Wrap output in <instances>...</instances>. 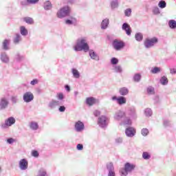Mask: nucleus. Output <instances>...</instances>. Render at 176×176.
Returning a JSON list of instances; mask_svg holds the SVG:
<instances>
[{
  "mask_svg": "<svg viewBox=\"0 0 176 176\" xmlns=\"http://www.w3.org/2000/svg\"><path fill=\"white\" fill-rule=\"evenodd\" d=\"M57 105H59V102L57 100H52L50 103V107L51 108H54V107H57Z\"/></svg>",
  "mask_w": 176,
  "mask_h": 176,
  "instance_id": "cd10ccee",
  "label": "nucleus"
},
{
  "mask_svg": "<svg viewBox=\"0 0 176 176\" xmlns=\"http://www.w3.org/2000/svg\"><path fill=\"white\" fill-rule=\"evenodd\" d=\"M135 133H137V131L133 126H129L125 129V133L127 137H134Z\"/></svg>",
  "mask_w": 176,
  "mask_h": 176,
  "instance_id": "0eeeda50",
  "label": "nucleus"
},
{
  "mask_svg": "<svg viewBox=\"0 0 176 176\" xmlns=\"http://www.w3.org/2000/svg\"><path fill=\"white\" fill-rule=\"evenodd\" d=\"M44 8L45 10H50V9H52V3H50V1H46L44 4Z\"/></svg>",
  "mask_w": 176,
  "mask_h": 176,
  "instance_id": "b1692460",
  "label": "nucleus"
},
{
  "mask_svg": "<svg viewBox=\"0 0 176 176\" xmlns=\"http://www.w3.org/2000/svg\"><path fill=\"white\" fill-rule=\"evenodd\" d=\"M20 30H21V35L25 36L28 34V30H27V29H25V27L21 26Z\"/></svg>",
  "mask_w": 176,
  "mask_h": 176,
  "instance_id": "5701e85b",
  "label": "nucleus"
},
{
  "mask_svg": "<svg viewBox=\"0 0 176 176\" xmlns=\"http://www.w3.org/2000/svg\"><path fill=\"white\" fill-rule=\"evenodd\" d=\"M151 74H157L160 72V67H155L151 71Z\"/></svg>",
  "mask_w": 176,
  "mask_h": 176,
  "instance_id": "e433bc0d",
  "label": "nucleus"
},
{
  "mask_svg": "<svg viewBox=\"0 0 176 176\" xmlns=\"http://www.w3.org/2000/svg\"><path fill=\"white\" fill-rule=\"evenodd\" d=\"M124 124L127 125V126H130L131 125V120H130V118L125 117L124 118Z\"/></svg>",
  "mask_w": 176,
  "mask_h": 176,
  "instance_id": "72a5a7b5",
  "label": "nucleus"
},
{
  "mask_svg": "<svg viewBox=\"0 0 176 176\" xmlns=\"http://www.w3.org/2000/svg\"><path fill=\"white\" fill-rule=\"evenodd\" d=\"M75 129L76 131H82L85 129V124L81 121H78L75 124Z\"/></svg>",
  "mask_w": 176,
  "mask_h": 176,
  "instance_id": "f8f14e48",
  "label": "nucleus"
},
{
  "mask_svg": "<svg viewBox=\"0 0 176 176\" xmlns=\"http://www.w3.org/2000/svg\"><path fill=\"white\" fill-rule=\"evenodd\" d=\"M9 104V102L5 98H2L0 101V109H5L6 107Z\"/></svg>",
  "mask_w": 176,
  "mask_h": 176,
  "instance_id": "4468645a",
  "label": "nucleus"
},
{
  "mask_svg": "<svg viewBox=\"0 0 176 176\" xmlns=\"http://www.w3.org/2000/svg\"><path fill=\"white\" fill-rule=\"evenodd\" d=\"M112 100H113V101H115V100H116V101H118V98H117L116 96H113V97H112Z\"/></svg>",
  "mask_w": 176,
  "mask_h": 176,
  "instance_id": "bf43d9fd",
  "label": "nucleus"
},
{
  "mask_svg": "<svg viewBox=\"0 0 176 176\" xmlns=\"http://www.w3.org/2000/svg\"><path fill=\"white\" fill-rule=\"evenodd\" d=\"M158 40L157 38L154 37L153 38H146L144 41V45L145 46V47L149 48V47H152V46H153L155 45V43H157Z\"/></svg>",
  "mask_w": 176,
  "mask_h": 176,
  "instance_id": "20e7f679",
  "label": "nucleus"
},
{
  "mask_svg": "<svg viewBox=\"0 0 176 176\" xmlns=\"http://www.w3.org/2000/svg\"><path fill=\"white\" fill-rule=\"evenodd\" d=\"M12 102H16V96H12Z\"/></svg>",
  "mask_w": 176,
  "mask_h": 176,
  "instance_id": "4d7b16f0",
  "label": "nucleus"
},
{
  "mask_svg": "<svg viewBox=\"0 0 176 176\" xmlns=\"http://www.w3.org/2000/svg\"><path fill=\"white\" fill-rule=\"evenodd\" d=\"M16 140L13 138H9L7 140V142L8 144H13V142H14Z\"/></svg>",
  "mask_w": 176,
  "mask_h": 176,
  "instance_id": "3c124183",
  "label": "nucleus"
},
{
  "mask_svg": "<svg viewBox=\"0 0 176 176\" xmlns=\"http://www.w3.org/2000/svg\"><path fill=\"white\" fill-rule=\"evenodd\" d=\"M38 176H46V172L43 170H40L38 173Z\"/></svg>",
  "mask_w": 176,
  "mask_h": 176,
  "instance_id": "603ef678",
  "label": "nucleus"
},
{
  "mask_svg": "<svg viewBox=\"0 0 176 176\" xmlns=\"http://www.w3.org/2000/svg\"><path fill=\"white\" fill-rule=\"evenodd\" d=\"M134 168H135V166H134V164L126 162L124 164V168L120 170L121 176H126L127 174H129V173H131Z\"/></svg>",
  "mask_w": 176,
  "mask_h": 176,
  "instance_id": "f03ea898",
  "label": "nucleus"
},
{
  "mask_svg": "<svg viewBox=\"0 0 176 176\" xmlns=\"http://www.w3.org/2000/svg\"><path fill=\"white\" fill-rule=\"evenodd\" d=\"M59 111H60V112H65V107H64V106H60V107H59Z\"/></svg>",
  "mask_w": 176,
  "mask_h": 176,
  "instance_id": "5fc2aeb1",
  "label": "nucleus"
},
{
  "mask_svg": "<svg viewBox=\"0 0 176 176\" xmlns=\"http://www.w3.org/2000/svg\"><path fill=\"white\" fill-rule=\"evenodd\" d=\"M155 10H156V12H157V13H159V8H155Z\"/></svg>",
  "mask_w": 176,
  "mask_h": 176,
  "instance_id": "052dcab7",
  "label": "nucleus"
},
{
  "mask_svg": "<svg viewBox=\"0 0 176 176\" xmlns=\"http://www.w3.org/2000/svg\"><path fill=\"white\" fill-rule=\"evenodd\" d=\"M10 41L6 39L3 41V48L4 49V50H9V43H10Z\"/></svg>",
  "mask_w": 176,
  "mask_h": 176,
  "instance_id": "aec40b11",
  "label": "nucleus"
},
{
  "mask_svg": "<svg viewBox=\"0 0 176 176\" xmlns=\"http://www.w3.org/2000/svg\"><path fill=\"white\" fill-rule=\"evenodd\" d=\"M158 6L159 8H161V9H164V8H166V1L163 0L160 1L158 3Z\"/></svg>",
  "mask_w": 176,
  "mask_h": 176,
  "instance_id": "c85d7f7f",
  "label": "nucleus"
},
{
  "mask_svg": "<svg viewBox=\"0 0 176 176\" xmlns=\"http://www.w3.org/2000/svg\"><path fill=\"white\" fill-rule=\"evenodd\" d=\"M1 167H0V171H1Z\"/></svg>",
  "mask_w": 176,
  "mask_h": 176,
  "instance_id": "680f3d73",
  "label": "nucleus"
},
{
  "mask_svg": "<svg viewBox=\"0 0 176 176\" xmlns=\"http://www.w3.org/2000/svg\"><path fill=\"white\" fill-rule=\"evenodd\" d=\"M168 25L170 28H172L173 30L176 28V21L175 20H170L168 22Z\"/></svg>",
  "mask_w": 176,
  "mask_h": 176,
  "instance_id": "4be33fe9",
  "label": "nucleus"
},
{
  "mask_svg": "<svg viewBox=\"0 0 176 176\" xmlns=\"http://www.w3.org/2000/svg\"><path fill=\"white\" fill-rule=\"evenodd\" d=\"M16 123V120L13 117H10L7 120H6L5 123L1 124L2 129H8V127H10V126Z\"/></svg>",
  "mask_w": 176,
  "mask_h": 176,
  "instance_id": "39448f33",
  "label": "nucleus"
},
{
  "mask_svg": "<svg viewBox=\"0 0 176 176\" xmlns=\"http://www.w3.org/2000/svg\"><path fill=\"white\" fill-rule=\"evenodd\" d=\"M72 74L74 76V78H79V76H80V74H79V72L78 70H76V69H72Z\"/></svg>",
  "mask_w": 176,
  "mask_h": 176,
  "instance_id": "c756f323",
  "label": "nucleus"
},
{
  "mask_svg": "<svg viewBox=\"0 0 176 176\" xmlns=\"http://www.w3.org/2000/svg\"><path fill=\"white\" fill-rule=\"evenodd\" d=\"M57 97L58 100H63L64 98V95L62 93H59L57 94Z\"/></svg>",
  "mask_w": 176,
  "mask_h": 176,
  "instance_id": "09e8293b",
  "label": "nucleus"
},
{
  "mask_svg": "<svg viewBox=\"0 0 176 176\" xmlns=\"http://www.w3.org/2000/svg\"><path fill=\"white\" fill-rule=\"evenodd\" d=\"M19 167L21 170H27L28 168V161L25 159H22L19 162Z\"/></svg>",
  "mask_w": 176,
  "mask_h": 176,
  "instance_id": "1a4fd4ad",
  "label": "nucleus"
},
{
  "mask_svg": "<svg viewBox=\"0 0 176 176\" xmlns=\"http://www.w3.org/2000/svg\"><path fill=\"white\" fill-rule=\"evenodd\" d=\"M115 70L116 72H122V67L120 66H116Z\"/></svg>",
  "mask_w": 176,
  "mask_h": 176,
  "instance_id": "de8ad7c7",
  "label": "nucleus"
},
{
  "mask_svg": "<svg viewBox=\"0 0 176 176\" xmlns=\"http://www.w3.org/2000/svg\"><path fill=\"white\" fill-rule=\"evenodd\" d=\"M113 47L116 50H121L124 47V43L122 41L114 40L113 41Z\"/></svg>",
  "mask_w": 176,
  "mask_h": 176,
  "instance_id": "423d86ee",
  "label": "nucleus"
},
{
  "mask_svg": "<svg viewBox=\"0 0 176 176\" xmlns=\"http://www.w3.org/2000/svg\"><path fill=\"white\" fill-rule=\"evenodd\" d=\"M71 12V10L69 9V7L65 6L63 8H61L56 13L57 17L58 19H63L64 17H66V16H68Z\"/></svg>",
  "mask_w": 176,
  "mask_h": 176,
  "instance_id": "7ed1b4c3",
  "label": "nucleus"
},
{
  "mask_svg": "<svg viewBox=\"0 0 176 176\" xmlns=\"http://www.w3.org/2000/svg\"><path fill=\"white\" fill-rule=\"evenodd\" d=\"M28 3H36L39 0H26Z\"/></svg>",
  "mask_w": 176,
  "mask_h": 176,
  "instance_id": "8fccbe9b",
  "label": "nucleus"
},
{
  "mask_svg": "<svg viewBox=\"0 0 176 176\" xmlns=\"http://www.w3.org/2000/svg\"><path fill=\"white\" fill-rule=\"evenodd\" d=\"M23 21L27 23V24H32L34 23V19L30 16H25L23 18Z\"/></svg>",
  "mask_w": 176,
  "mask_h": 176,
  "instance_id": "412c9836",
  "label": "nucleus"
},
{
  "mask_svg": "<svg viewBox=\"0 0 176 176\" xmlns=\"http://www.w3.org/2000/svg\"><path fill=\"white\" fill-rule=\"evenodd\" d=\"M126 118V113L122 111H119L115 114V119L116 120H120V119H124Z\"/></svg>",
  "mask_w": 176,
  "mask_h": 176,
  "instance_id": "ddd939ff",
  "label": "nucleus"
},
{
  "mask_svg": "<svg viewBox=\"0 0 176 176\" xmlns=\"http://www.w3.org/2000/svg\"><path fill=\"white\" fill-rule=\"evenodd\" d=\"M142 135H144V137H146L147 135L149 134V130H148V129L146 128H144L142 129Z\"/></svg>",
  "mask_w": 176,
  "mask_h": 176,
  "instance_id": "2f4dec72",
  "label": "nucleus"
},
{
  "mask_svg": "<svg viewBox=\"0 0 176 176\" xmlns=\"http://www.w3.org/2000/svg\"><path fill=\"white\" fill-rule=\"evenodd\" d=\"M107 117L102 116L98 118V124L100 127H105L107 126Z\"/></svg>",
  "mask_w": 176,
  "mask_h": 176,
  "instance_id": "9b49d317",
  "label": "nucleus"
},
{
  "mask_svg": "<svg viewBox=\"0 0 176 176\" xmlns=\"http://www.w3.org/2000/svg\"><path fill=\"white\" fill-rule=\"evenodd\" d=\"M107 169L109 170V176H115V169L113 168V164L109 162L107 165Z\"/></svg>",
  "mask_w": 176,
  "mask_h": 176,
  "instance_id": "9d476101",
  "label": "nucleus"
},
{
  "mask_svg": "<svg viewBox=\"0 0 176 176\" xmlns=\"http://www.w3.org/2000/svg\"><path fill=\"white\" fill-rule=\"evenodd\" d=\"M94 116H100V115H101V113L98 110H96L94 112Z\"/></svg>",
  "mask_w": 176,
  "mask_h": 176,
  "instance_id": "864d4df0",
  "label": "nucleus"
},
{
  "mask_svg": "<svg viewBox=\"0 0 176 176\" xmlns=\"http://www.w3.org/2000/svg\"><path fill=\"white\" fill-rule=\"evenodd\" d=\"M96 102H97V99L94 98V97L87 98V99H86V103L89 107L94 105V104H96Z\"/></svg>",
  "mask_w": 176,
  "mask_h": 176,
  "instance_id": "2eb2a0df",
  "label": "nucleus"
},
{
  "mask_svg": "<svg viewBox=\"0 0 176 176\" xmlns=\"http://www.w3.org/2000/svg\"><path fill=\"white\" fill-rule=\"evenodd\" d=\"M1 58V61L3 63H8V61H9V58H8V56L6 55H2Z\"/></svg>",
  "mask_w": 176,
  "mask_h": 176,
  "instance_id": "a19ab883",
  "label": "nucleus"
},
{
  "mask_svg": "<svg viewBox=\"0 0 176 176\" xmlns=\"http://www.w3.org/2000/svg\"><path fill=\"white\" fill-rule=\"evenodd\" d=\"M160 82H161L162 85H167V83H168V80L167 79V77L163 76L161 78Z\"/></svg>",
  "mask_w": 176,
  "mask_h": 176,
  "instance_id": "f704fd0d",
  "label": "nucleus"
},
{
  "mask_svg": "<svg viewBox=\"0 0 176 176\" xmlns=\"http://www.w3.org/2000/svg\"><path fill=\"white\" fill-rule=\"evenodd\" d=\"M89 56L93 58V60H98V56H97V54H96V53L93 51L89 52Z\"/></svg>",
  "mask_w": 176,
  "mask_h": 176,
  "instance_id": "bb28decb",
  "label": "nucleus"
},
{
  "mask_svg": "<svg viewBox=\"0 0 176 176\" xmlns=\"http://www.w3.org/2000/svg\"><path fill=\"white\" fill-rule=\"evenodd\" d=\"M65 88L66 89L67 91H70L71 89L69 88V85H65Z\"/></svg>",
  "mask_w": 176,
  "mask_h": 176,
  "instance_id": "13d9d810",
  "label": "nucleus"
},
{
  "mask_svg": "<svg viewBox=\"0 0 176 176\" xmlns=\"http://www.w3.org/2000/svg\"><path fill=\"white\" fill-rule=\"evenodd\" d=\"M30 127L32 130H37V129L39 127V126L38 125V123L33 122L30 123Z\"/></svg>",
  "mask_w": 176,
  "mask_h": 176,
  "instance_id": "393cba45",
  "label": "nucleus"
},
{
  "mask_svg": "<svg viewBox=\"0 0 176 176\" xmlns=\"http://www.w3.org/2000/svg\"><path fill=\"white\" fill-rule=\"evenodd\" d=\"M124 14L125 16H126L127 17H130V16H131V8H128L124 11Z\"/></svg>",
  "mask_w": 176,
  "mask_h": 176,
  "instance_id": "ea45409f",
  "label": "nucleus"
},
{
  "mask_svg": "<svg viewBox=\"0 0 176 176\" xmlns=\"http://www.w3.org/2000/svg\"><path fill=\"white\" fill-rule=\"evenodd\" d=\"M66 24H74V23H76V19L72 17V20L67 19L65 21Z\"/></svg>",
  "mask_w": 176,
  "mask_h": 176,
  "instance_id": "473e14b6",
  "label": "nucleus"
},
{
  "mask_svg": "<svg viewBox=\"0 0 176 176\" xmlns=\"http://www.w3.org/2000/svg\"><path fill=\"white\" fill-rule=\"evenodd\" d=\"M89 44H87V41L85 38L78 39L77 41V44L74 46V50L76 52H89Z\"/></svg>",
  "mask_w": 176,
  "mask_h": 176,
  "instance_id": "f257e3e1",
  "label": "nucleus"
},
{
  "mask_svg": "<svg viewBox=\"0 0 176 176\" xmlns=\"http://www.w3.org/2000/svg\"><path fill=\"white\" fill-rule=\"evenodd\" d=\"M144 112H145L146 116H152V110L149 108L146 109Z\"/></svg>",
  "mask_w": 176,
  "mask_h": 176,
  "instance_id": "4c0bfd02",
  "label": "nucleus"
},
{
  "mask_svg": "<svg viewBox=\"0 0 176 176\" xmlns=\"http://www.w3.org/2000/svg\"><path fill=\"white\" fill-rule=\"evenodd\" d=\"M119 93L121 96H127L129 94V89L126 87H122L120 89Z\"/></svg>",
  "mask_w": 176,
  "mask_h": 176,
  "instance_id": "a211bd4d",
  "label": "nucleus"
},
{
  "mask_svg": "<svg viewBox=\"0 0 176 176\" xmlns=\"http://www.w3.org/2000/svg\"><path fill=\"white\" fill-rule=\"evenodd\" d=\"M148 94H155V89L152 87H150L147 89Z\"/></svg>",
  "mask_w": 176,
  "mask_h": 176,
  "instance_id": "58836bf2",
  "label": "nucleus"
},
{
  "mask_svg": "<svg viewBox=\"0 0 176 176\" xmlns=\"http://www.w3.org/2000/svg\"><path fill=\"white\" fill-rule=\"evenodd\" d=\"M133 80L135 82H140L141 80V74H136L133 76Z\"/></svg>",
  "mask_w": 176,
  "mask_h": 176,
  "instance_id": "7c9ffc66",
  "label": "nucleus"
},
{
  "mask_svg": "<svg viewBox=\"0 0 176 176\" xmlns=\"http://www.w3.org/2000/svg\"><path fill=\"white\" fill-rule=\"evenodd\" d=\"M135 38L136 41H138L139 42H140V41H142L143 36L141 33H138L135 34Z\"/></svg>",
  "mask_w": 176,
  "mask_h": 176,
  "instance_id": "c9c22d12",
  "label": "nucleus"
},
{
  "mask_svg": "<svg viewBox=\"0 0 176 176\" xmlns=\"http://www.w3.org/2000/svg\"><path fill=\"white\" fill-rule=\"evenodd\" d=\"M170 74H176V69H170Z\"/></svg>",
  "mask_w": 176,
  "mask_h": 176,
  "instance_id": "6e6d98bb",
  "label": "nucleus"
},
{
  "mask_svg": "<svg viewBox=\"0 0 176 176\" xmlns=\"http://www.w3.org/2000/svg\"><path fill=\"white\" fill-rule=\"evenodd\" d=\"M142 157L144 159V160H148L151 159V154L148 152H144L142 154Z\"/></svg>",
  "mask_w": 176,
  "mask_h": 176,
  "instance_id": "a878e982",
  "label": "nucleus"
},
{
  "mask_svg": "<svg viewBox=\"0 0 176 176\" xmlns=\"http://www.w3.org/2000/svg\"><path fill=\"white\" fill-rule=\"evenodd\" d=\"M38 79H34L33 80L31 81L30 85L32 86H34V85H38Z\"/></svg>",
  "mask_w": 176,
  "mask_h": 176,
  "instance_id": "a18cd8bd",
  "label": "nucleus"
},
{
  "mask_svg": "<svg viewBox=\"0 0 176 176\" xmlns=\"http://www.w3.org/2000/svg\"><path fill=\"white\" fill-rule=\"evenodd\" d=\"M111 64H113V65H116V64L119 63V60L116 58H112L111 60Z\"/></svg>",
  "mask_w": 176,
  "mask_h": 176,
  "instance_id": "79ce46f5",
  "label": "nucleus"
},
{
  "mask_svg": "<svg viewBox=\"0 0 176 176\" xmlns=\"http://www.w3.org/2000/svg\"><path fill=\"white\" fill-rule=\"evenodd\" d=\"M109 24V19H105L102 21L101 27L102 30H105L107 27H108V25Z\"/></svg>",
  "mask_w": 176,
  "mask_h": 176,
  "instance_id": "6ab92c4d",
  "label": "nucleus"
},
{
  "mask_svg": "<svg viewBox=\"0 0 176 176\" xmlns=\"http://www.w3.org/2000/svg\"><path fill=\"white\" fill-rule=\"evenodd\" d=\"M32 156L34 157H38L39 156V153L37 151L33 150L32 151Z\"/></svg>",
  "mask_w": 176,
  "mask_h": 176,
  "instance_id": "37998d69",
  "label": "nucleus"
},
{
  "mask_svg": "<svg viewBox=\"0 0 176 176\" xmlns=\"http://www.w3.org/2000/svg\"><path fill=\"white\" fill-rule=\"evenodd\" d=\"M14 43H19V42H20V35L19 34L16 35V37L14 39Z\"/></svg>",
  "mask_w": 176,
  "mask_h": 176,
  "instance_id": "c03bdc74",
  "label": "nucleus"
},
{
  "mask_svg": "<svg viewBox=\"0 0 176 176\" xmlns=\"http://www.w3.org/2000/svg\"><path fill=\"white\" fill-rule=\"evenodd\" d=\"M122 30L126 32L127 35H131V28L129 23H124L122 25Z\"/></svg>",
  "mask_w": 176,
  "mask_h": 176,
  "instance_id": "dca6fc26",
  "label": "nucleus"
},
{
  "mask_svg": "<svg viewBox=\"0 0 176 176\" xmlns=\"http://www.w3.org/2000/svg\"><path fill=\"white\" fill-rule=\"evenodd\" d=\"M34 100V94L31 92H26L23 94V100L25 102H31Z\"/></svg>",
  "mask_w": 176,
  "mask_h": 176,
  "instance_id": "6e6552de",
  "label": "nucleus"
},
{
  "mask_svg": "<svg viewBox=\"0 0 176 176\" xmlns=\"http://www.w3.org/2000/svg\"><path fill=\"white\" fill-rule=\"evenodd\" d=\"M77 149L78 151H83V144H77Z\"/></svg>",
  "mask_w": 176,
  "mask_h": 176,
  "instance_id": "49530a36",
  "label": "nucleus"
},
{
  "mask_svg": "<svg viewBox=\"0 0 176 176\" xmlns=\"http://www.w3.org/2000/svg\"><path fill=\"white\" fill-rule=\"evenodd\" d=\"M117 102L119 105H123V104H126V100L124 96H120L117 99Z\"/></svg>",
  "mask_w": 176,
  "mask_h": 176,
  "instance_id": "f3484780",
  "label": "nucleus"
}]
</instances>
